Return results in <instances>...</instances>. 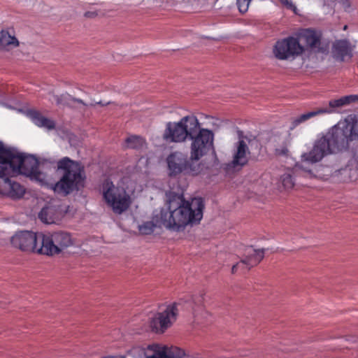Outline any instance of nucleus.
Instances as JSON below:
<instances>
[{
    "instance_id": "26",
    "label": "nucleus",
    "mask_w": 358,
    "mask_h": 358,
    "mask_svg": "<svg viewBox=\"0 0 358 358\" xmlns=\"http://www.w3.org/2000/svg\"><path fill=\"white\" fill-rule=\"evenodd\" d=\"M257 258L255 256V251L253 250V253H248L243 259L241 260V263L243 265H245L248 267V270H250L252 267L257 266L258 263H255Z\"/></svg>"
},
{
    "instance_id": "31",
    "label": "nucleus",
    "mask_w": 358,
    "mask_h": 358,
    "mask_svg": "<svg viewBox=\"0 0 358 358\" xmlns=\"http://www.w3.org/2000/svg\"><path fill=\"white\" fill-rule=\"evenodd\" d=\"M71 104H73V106H75L74 103H78V104H81L83 105V106H87L88 104H87L86 103H85L82 99H77V98H74L71 95Z\"/></svg>"
},
{
    "instance_id": "18",
    "label": "nucleus",
    "mask_w": 358,
    "mask_h": 358,
    "mask_svg": "<svg viewBox=\"0 0 358 358\" xmlns=\"http://www.w3.org/2000/svg\"><path fill=\"white\" fill-rule=\"evenodd\" d=\"M19 45V41L15 36L13 29L2 30L0 31V48H13Z\"/></svg>"
},
{
    "instance_id": "17",
    "label": "nucleus",
    "mask_w": 358,
    "mask_h": 358,
    "mask_svg": "<svg viewBox=\"0 0 358 358\" xmlns=\"http://www.w3.org/2000/svg\"><path fill=\"white\" fill-rule=\"evenodd\" d=\"M164 220L161 210L158 214L155 215L152 217V221L145 222L143 224L140 225L138 228L139 231L143 234H150L154 231V229L156 227H164Z\"/></svg>"
},
{
    "instance_id": "19",
    "label": "nucleus",
    "mask_w": 358,
    "mask_h": 358,
    "mask_svg": "<svg viewBox=\"0 0 358 358\" xmlns=\"http://www.w3.org/2000/svg\"><path fill=\"white\" fill-rule=\"evenodd\" d=\"M330 111H331L330 110L320 109V108H316L312 111H308L306 113L301 114L299 116L294 118L292 120L291 126H290L289 129L291 130H292V129H295L299 124L308 121L310 118H313V117H316L320 115L324 114L325 113L330 112Z\"/></svg>"
},
{
    "instance_id": "36",
    "label": "nucleus",
    "mask_w": 358,
    "mask_h": 358,
    "mask_svg": "<svg viewBox=\"0 0 358 358\" xmlns=\"http://www.w3.org/2000/svg\"><path fill=\"white\" fill-rule=\"evenodd\" d=\"M352 96H354L352 98V102L358 101V95H352Z\"/></svg>"
},
{
    "instance_id": "24",
    "label": "nucleus",
    "mask_w": 358,
    "mask_h": 358,
    "mask_svg": "<svg viewBox=\"0 0 358 358\" xmlns=\"http://www.w3.org/2000/svg\"><path fill=\"white\" fill-rule=\"evenodd\" d=\"M54 99L57 105H64L72 108H78L77 106H73L71 103V95L64 94L62 95H55Z\"/></svg>"
},
{
    "instance_id": "35",
    "label": "nucleus",
    "mask_w": 358,
    "mask_h": 358,
    "mask_svg": "<svg viewBox=\"0 0 358 358\" xmlns=\"http://www.w3.org/2000/svg\"><path fill=\"white\" fill-rule=\"evenodd\" d=\"M110 103H111L110 101L103 103L101 101H99L96 102L95 103H90V106H95L96 104H98V105H101V106H103L109 105Z\"/></svg>"
},
{
    "instance_id": "15",
    "label": "nucleus",
    "mask_w": 358,
    "mask_h": 358,
    "mask_svg": "<svg viewBox=\"0 0 358 358\" xmlns=\"http://www.w3.org/2000/svg\"><path fill=\"white\" fill-rule=\"evenodd\" d=\"M250 151L246 143L243 140H240L237 143L236 150L234 155V158L231 162L232 166L236 168L237 166H243L247 164L248 162V155Z\"/></svg>"
},
{
    "instance_id": "12",
    "label": "nucleus",
    "mask_w": 358,
    "mask_h": 358,
    "mask_svg": "<svg viewBox=\"0 0 358 358\" xmlns=\"http://www.w3.org/2000/svg\"><path fill=\"white\" fill-rule=\"evenodd\" d=\"M178 303L176 302L169 305L166 310L158 313L150 321V327L156 332L163 333L176 320L178 315Z\"/></svg>"
},
{
    "instance_id": "30",
    "label": "nucleus",
    "mask_w": 358,
    "mask_h": 358,
    "mask_svg": "<svg viewBox=\"0 0 358 358\" xmlns=\"http://www.w3.org/2000/svg\"><path fill=\"white\" fill-rule=\"evenodd\" d=\"M265 249H259V250H255V256H256V261H255V263H260L261 261L264 259V252H265Z\"/></svg>"
},
{
    "instance_id": "6",
    "label": "nucleus",
    "mask_w": 358,
    "mask_h": 358,
    "mask_svg": "<svg viewBox=\"0 0 358 358\" xmlns=\"http://www.w3.org/2000/svg\"><path fill=\"white\" fill-rule=\"evenodd\" d=\"M54 169L62 170L63 176L54 185L55 192L67 196L84 187L85 176L83 168L78 162L64 157L57 163L52 162Z\"/></svg>"
},
{
    "instance_id": "23",
    "label": "nucleus",
    "mask_w": 358,
    "mask_h": 358,
    "mask_svg": "<svg viewBox=\"0 0 358 358\" xmlns=\"http://www.w3.org/2000/svg\"><path fill=\"white\" fill-rule=\"evenodd\" d=\"M125 143L127 144V147L131 149H139L143 147L145 143L144 139L137 135H132L125 140Z\"/></svg>"
},
{
    "instance_id": "34",
    "label": "nucleus",
    "mask_w": 358,
    "mask_h": 358,
    "mask_svg": "<svg viewBox=\"0 0 358 358\" xmlns=\"http://www.w3.org/2000/svg\"><path fill=\"white\" fill-rule=\"evenodd\" d=\"M282 4L285 6L286 7L289 8H292L294 7L291 0H279Z\"/></svg>"
},
{
    "instance_id": "39",
    "label": "nucleus",
    "mask_w": 358,
    "mask_h": 358,
    "mask_svg": "<svg viewBox=\"0 0 358 358\" xmlns=\"http://www.w3.org/2000/svg\"><path fill=\"white\" fill-rule=\"evenodd\" d=\"M357 170H358V159H357V166H356Z\"/></svg>"
},
{
    "instance_id": "9",
    "label": "nucleus",
    "mask_w": 358,
    "mask_h": 358,
    "mask_svg": "<svg viewBox=\"0 0 358 358\" xmlns=\"http://www.w3.org/2000/svg\"><path fill=\"white\" fill-rule=\"evenodd\" d=\"M41 239L42 233L24 230L15 232L10 237V243L12 247L22 252L41 255Z\"/></svg>"
},
{
    "instance_id": "28",
    "label": "nucleus",
    "mask_w": 358,
    "mask_h": 358,
    "mask_svg": "<svg viewBox=\"0 0 358 358\" xmlns=\"http://www.w3.org/2000/svg\"><path fill=\"white\" fill-rule=\"evenodd\" d=\"M289 150L286 145H282L280 148L275 149V155L277 156H287Z\"/></svg>"
},
{
    "instance_id": "21",
    "label": "nucleus",
    "mask_w": 358,
    "mask_h": 358,
    "mask_svg": "<svg viewBox=\"0 0 358 358\" xmlns=\"http://www.w3.org/2000/svg\"><path fill=\"white\" fill-rule=\"evenodd\" d=\"M353 97L354 96H352V95H348L338 99L331 100L329 102V107L320 108V109L330 110V112H327L326 113H331L335 111L336 108H341L352 103Z\"/></svg>"
},
{
    "instance_id": "11",
    "label": "nucleus",
    "mask_w": 358,
    "mask_h": 358,
    "mask_svg": "<svg viewBox=\"0 0 358 358\" xmlns=\"http://www.w3.org/2000/svg\"><path fill=\"white\" fill-rule=\"evenodd\" d=\"M296 38L316 53L327 55L329 52V44L322 41V33L320 31L313 29H303L299 33Z\"/></svg>"
},
{
    "instance_id": "29",
    "label": "nucleus",
    "mask_w": 358,
    "mask_h": 358,
    "mask_svg": "<svg viewBox=\"0 0 358 358\" xmlns=\"http://www.w3.org/2000/svg\"><path fill=\"white\" fill-rule=\"evenodd\" d=\"M205 293L203 292H201L199 295H194L192 297V302L196 306H200L202 304L203 301Z\"/></svg>"
},
{
    "instance_id": "20",
    "label": "nucleus",
    "mask_w": 358,
    "mask_h": 358,
    "mask_svg": "<svg viewBox=\"0 0 358 358\" xmlns=\"http://www.w3.org/2000/svg\"><path fill=\"white\" fill-rule=\"evenodd\" d=\"M184 352L178 348L169 351L168 353L164 348L155 347L152 355H146V358H181Z\"/></svg>"
},
{
    "instance_id": "22",
    "label": "nucleus",
    "mask_w": 358,
    "mask_h": 358,
    "mask_svg": "<svg viewBox=\"0 0 358 358\" xmlns=\"http://www.w3.org/2000/svg\"><path fill=\"white\" fill-rule=\"evenodd\" d=\"M348 129H350L352 140L358 137V117L356 115H349L345 120Z\"/></svg>"
},
{
    "instance_id": "7",
    "label": "nucleus",
    "mask_w": 358,
    "mask_h": 358,
    "mask_svg": "<svg viewBox=\"0 0 358 358\" xmlns=\"http://www.w3.org/2000/svg\"><path fill=\"white\" fill-rule=\"evenodd\" d=\"M103 197L114 213L120 215L130 206V196L122 187L115 186L112 181L106 180L103 183Z\"/></svg>"
},
{
    "instance_id": "10",
    "label": "nucleus",
    "mask_w": 358,
    "mask_h": 358,
    "mask_svg": "<svg viewBox=\"0 0 358 358\" xmlns=\"http://www.w3.org/2000/svg\"><path fill=\"white\" fill-rule=\"evenodd\" d=\"M304 51L305 48L300 44L298 38L288 36L277 41L273 47L272 52L277 59L288 60L301 55Z\"/></svg>"
},
{
    "instance_id": "8",
    "label": "nucleus",
    "mask_w": 358,
    "mask_h": 358,
    "mask_svg": "<svg viewBox=\"0 0 358 358\" xmlns=\"http://www.w3.org/2000/svg\"><path fill=\"white\" fill-rule=\"evenodd\" d=\"M73 245L71 235L66 231H58L53 233H42L41 255L54 256Z\"/></svg>"
},
{
    "instance_id": "32",
    "label": "nucleus",
    "mask_w": 358,
    "mask_h": 358,
    "mask_svg": "<svg viewBox=\"0 0 358 358\" xmlns=\"http://www.w3.org/2000/svg\"><path fill=\"white\" fill-rule=\"evenodd\" d=\"M341 4L342 7L345 10H347L350 8V2L348 0H335Z\"/></svg>"
},
{
    "instance_id": "4",
    "label": "nucleus",
    "mask_w": 358,
    "mask_h": 358,
    "mask_svg": "<svg viewBox=\"0 0 358 358\" xmlns=\"http://www.w3.org/2000/svg\"><path fill=\"white\" fill-rule=\"evenodd\" d=\"M52 162L47 159L40 163L35 157L26 156L16 149L6 145L0 141V169L1 171L10 169L15 173L39 180L41 176V172L38 169L39 166L43 168L48 164L52 166Z\"/></svg>"
},
{
    "instance_id": "40",
    "label": "nucleus",
    "mask_w": 358,
    "mask_h": 358,
    "mask_svg": "<svg viewBox=\"0 0 358 358\" xmlns=\"http://www.w3.org/2000/svg\"><path fill=\"white\" fill-rule=\"evenodd\" d=\"M87 15H88V13H87ZM89 15H94V13H89Z\"/></svg>"
},
{
    "instance_id": "27",
    "label": "nucleus",
    "mask_w": 358,
    "mask_h": 358,
    "mask_svg": "<svg viewBox=\"0 0 358 358\" xmlns=\"http://www.w3.org/2000/svg\"><path fill=\"white\" fill-rule=\"evenodd\" d=\"M252 0H237V6L241 13H245Z\"/></svg>"
},
{
    "instance_id": "37",
    "label": "nucleus",
    "mask_w": 358,
    "mask_h": 358,
    "mask_svg": "<svg viewBox=\"0 0 358 358\" xmlns=\"http://www.w3.org/2000/svg\"><path fill=\"white\" fill-rule=\"evenodd\" d=\"M206 38H210V39H213V40H215V41L218 40V38H211V37H206Z\"/></svg>"
},
{
    "instance_id": "2",
    "label": "nucleus",
    "mask_w": 358,
    "mask_h": 358,
    "mask_svg": "<svg viewBox=\"0 0 358 358\" xmlns=\"http://www.w3.org/2000/svg\"><path fill=\"white\" fill-rule=\"evenodd\" d=\"M163 139L169 143H183L191 141L190 148H214V133L212 130L201 127L194 115H187L178 122L166 123Z\"/></svg>"
},
{
    "instance_id": "25",
    "label": "nucleus",
    "mask_w": 358,
    "mask_h": 358,
    "mask_svg": "<svg viewBox=\"0 0 358 358\" xmlns=\"http://www.w3.org/2000/svg\"><path fill=\"white\" fill-rule=\"evenodd\" d=\"M280 180L283 187L287 189H292L295 185L291 171H287L282 174L280 177Z\"/></svg>"
},
{
    "instance_id": "5",
    "label": "nucleus",
    "mask_w": 358,
    "mask_h": 358,
    "mask_svg": "<svg viewBox=\"0 0 358 358\" xmlns=\"http://www.w3.org/2000/svg\"><path fill=\"white\" fill-rule=\"evenodd\" d=\"M215 152V149L190 148V156L176 151L169 154L166 159L167 173L171 178H177L181 174L197 176L203 169L204 165L199 162L209 152Z\"/></svg>"
},
{
    "instance_id": "1",
    "label": "nucleus",
    "mask_w": 358,
    "mask_h": 358,
    "mask_svg": "<svg viewBox=\"0 0 358 358\" xmlns=\"http://www.w3.org/2000/svg\"><path fill=\"white\" fill-rule=\"evenodd\" d=\"M352 141L350 129H348L346 122H339L317 139L310 151L302 154L300 168L310 178H322V166L316 164L325 156L347 150Z\"/></svg>"
},
{
    "instance_id": "33",
    "label": "nucleus",
    "mask_w": 358,
    "mask_h": 358,
    "mask_svg": "<svg viewBox=\"0 0 358 358\" xmlns=\"http://www.w3.org/2000/svg\"><path fill=\"white\" fill-rule=\"evenodd\" d=\"M245 265H243L241 263V261L238 263H236V264H234L232 268H231V273H235L236 271H237V269L238 268H241L242 269L244 268V266Z\"/></svg>"
},
{
    "instance_id": "16",
    "label": "nucleus",
    "mask_w": 358,
    "mask_h": 358,
    "mask_svg": "<svg viewBox=\"0 0 358 358\" xmlns=\"http://www.w3.org/2000/svg\"><path fill=\"white\" fill-rule=\"evenodd\" d=\"M27 115L33 122L38 127H44L49 130L55 128V123L53 120L43 116L41 113L37 110H30L27 112Z\"/></svg>"
},
{
    "instance_id": "13",
    "label": "nucleus",
    "mask_w": 358,
    "mask_h": 358,
    "mask_svg": "<svg viewBox=\"0 0 358 358\" xmlns=\"http://www.w3.org/2000/svg\"><path fill=\"white\" fill-rule=\"evenodd\" d=\"M353 50L354 45L348 40H336L332 45V57L338 62L348 61L352 57Z\"/></svg>"
},
{
    "instance_id": "14",
    "label": "nucleus",
    "mask_w": 358,
    "mask_h": 358,
    "mask_svg": "<svg viewBox=\"0 0 358 358\" xmlns=\"http://www.w3.org/2000/svg\"><path fill=\"white\" fill-rule=\"evenodd\" d=\"M38 219L45 224H53L63 217V210L57 203H49L38 213Z\"/></svg>"
},
{
    "instance_id": "3",
    "label": "nucleus",
    "mask_w": 358,
    "mask_h": 358,
    "mask_svg": "<svg viewBox=\"0 0 358 358\" xmlns=\"http://www.w3.org/2000/svg\"><path fill=\"white\" fill-rule=\"evenodd\" d=\"M178 206L174 209L173 201H170L169 209H162L164 227L175 231H182L186 226L200 223L205 207L202 198H193L190 201H185L182 196H177Z\"/></svg>"
},
{
    "instance_id": "38",
    "label": "nucleus",
    "mask_w": 358,
    "mask_h": 358,
    "mask_svg": "<svg viewBox=\"0 0 358 358\" xmlns=\"http://www.w3.org/2000/svg\"><path fill=\"white\" fill-rule=\"evenodd\" d=\"M347 27H348V26H347V25H345V26H344V27H343V29H344V30H346V29H347Z\"/></svg>"
}]
</instances>
